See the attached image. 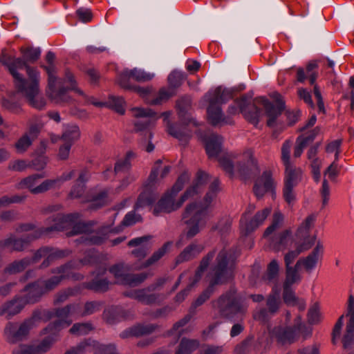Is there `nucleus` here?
I'll return each instance as SVG.
<instances>
[{"mask_svg": "<svg viewBox=\"0 0 354 354\" xmlns=\"http://www.w3.org/2000/svg\"><path fill=\"white\" fill-rule=\"evenodd\" d=\"M40 55L39 48H30L23 51V59L9 58L2 61L13 77L17 91L37 109H41L46 105L44 98L39 94V74L26 62H35Z\"/></svg>", "mask_w": 354, "mask_h": 354, "instance_id": "obj_1", "label": "nucleus"}, {"mask_svg": "<svg viewBox=\"0 0 354 354\" xmlns=\"http://www.w3.org/2000/svg\"><path fill=\"white\" fill-rule=\"evenodd\" d=\"M216 251L209 252L201 261L198 270L196 272L194 279L189 283L187 288L179 292L176 299L180 302L183 301L190 289L198 281L201 273L206 270L210 264V270L208 274L209 286L203 294L196 300L195 305H201L206 301L214 291L215 285L222 283L232 275V268L228 266L227 254L225 249L221 250L215 254Z\"/></svg>", "mask_w": 354, "mask_h": 354, "instance_id": "obj_2", "label": "nucleus"}, {"mask_svg": "<svg viewBox=\"0 0 354 354\" xmlns=\"http://www.w3.org/2000/svg\"><path fill=\"white\" fill-rule=\"evenodd\" d=\"M78 214H71L62 215L57 214L53 215L48 220L49 223H53L50 226L47 227L45 230L37 232L32 226L24 225L21 227L22 231H30L25 238L21 239H8L6 241V245L11 250H21L24 246L30 241L39 237L41 234L49 232L51 231H61L68 228H72V230L67 234L68 235H75L85 232L86 226L80 221Z\"/></svg>", "mask_w": 354, "mask_h": 354, "instance_id": "obj_3", "label": "nucleus"}, {"mask_svg": "<svg viewBox=\"0 0 354 354\" xmlns=\"http://www.w3.org/2000/svg\"><path fill=\"white\" fill-rule=\"evenodd\" d=\"M69 266H64L57 269V274L46 282L39 281L28 286L25 290V297L17 298L0 307V316H5L10 319L12 316L19 313L28 303H34L37 301L45 290H49L56 286L63 279L69 276Z\"/></svg>", "mask_w": 354, "mask_h": 354, "instance_id": "obj_4", "label": "nucleus"}, {"mask_svg": "<svg viewBox=\"0 0 354 354\" xmlns=\"http://www.w3.org/2000/svg\"><path fill=\"white\" fill-rule=\"evenodd\" d=\"M207 178V175L202 171L197 174L194 185L189 187L183 195L176 198V196L183 189L185 183L189 179L187 173L183 174L165 196L158 201L153 209V214L158 215L160 212L170 213L180 208L185 201L193 197L201 190V187Z\"/></svg>", "mask_w": 354, "mask_h": 354, "instance_id": "obj_5", "label": "nucleus"}, {"mask_svg": "<svg viewBox=\"0 0 354 354\" xmlns=\"http://www.w3.org/2000/svg\"><path fill=\"white\" fill-rule=\"evenodd\" d=\"M218 191V183L215 180L209 187L204 198V203L189 204L183 215V220L187 225V236L192 238L196 235L205 226L211 216L209 205L216 198Z\"/></svg>", "mask_w": 354, "mask_h": 354, "instance_id": "obj_6", "label": "nucleus"}, {"mask_svg": "<svg viewBox=\"0 0 354 354\" xmlns=\"http://www.w3.org/2000/svg\"><path fill=\"white\" fill-rule=\"evenodd\" d=\"M55 57V54L52 52H48L46 56V61L50 64V66L46 67V70L48 75V88L47 90V95L53 103L63 105L68 103L71 98L66 93L65 89L62 88L57 90L56 88L57 84L59 86H65L68 90L75 91L80 95H83L84 93L76 86V82L73 75L70 72H67L66 73L65 77L63 80H57L55 75L54 66L52 65Z\"/></svg>", "mask_w": 354, "mask_h": 354, "instance_id": "obj_7", "label": "nucleus"}, {"mask_svg": "<svg viewBox=\"0 0 354 354\" xmlns=\"http://www.w3.org/2000/svg\"><path fill=\"white\" fill-rule=\"evenodd\" d=\"M79 306L76 305L68 306L57 311L58 320L53 324L48 325L44 329L43 333L48 335L37 346H34L37 354H44L50 350L53 344L57 339L58 332L64 328L68 326L80 313L78 311Z\"/></svg>", "mask_w": 354, "mask_h": 354, "instance_id": "obj_8", "label": "nucleus"}, {"mask_svg": "<svg viewBox=\"0 0 354 354\" xmlns=\"http://www.w3.org/2000/svg\"><path fill=\"white\" fill-rule=\"evenodd\" d=\"M219 162L225 172L231 176L235 172L245 174L258 169L257 160L251 149H248L240 155L233 154L221 158Z\"/></svg>", "mask_w": 354, "mask_h": 354, "instance_id": "obj_9", "label": "nucleus"}, {"mask_svg": "<svg viewBox=\"0 0 354 354\" xmlns=\"http://www.w3.org/2000/svg\"><path fill=\"white\" fill-rule=\"evenodd\" d=\"M216 305L221 315L229 319H233L235 316H241L246 308L234 290L223 295Z\"/></svg>", "mask_w": 354, "mask_h": 354, "instance_id": "obj_10", "label": "nucleus"}, {"mask_svg": "<svg viewBox=\"0 0 354 354\" xmlns=\"http://www.w3.org/2000/svg\"><path fill=\"white\" fill-rule=\"evenodd\" d=\"M35 326L34 319L26 320L20 324L9 323L5 328L4 333L9 342L15 343L25 338Z\"/></svg>", "mask_w": 354, "mask_h": 354, "instance_id": "obj_11", "label": "nucleus"}, {"mask_svg": "<svg viewBox=\"0 0 354 354\" xmlns=\"http://www.w3.org/2000/svg\"><path fill=\"white\" fill-rule=\"evenodd\" d=\"M272 97L275 100V104H272L268 100L262 98V103L266 110V115L268 118L267 124L271 128H277L280 125L278 117L284 109V102L279 93H273Z\"/></svg>", "mask_w": 354, "mask_h": 354, "instance_id": "obj_12", "label": "nucleus"}, {"mask_svg": "<svg viewBox=\"0 0 354 354\" xmlns=\"http://www.w3.org/2000/svg\"><path fill=\"white\" fill-rule=\"evenodd\" d=\"M155 77V73L147 72L143 69L135 68L132 70L124 69L118 77V84L124 89H131L129 83L131 78L139 82H145L151 80Z\"/></svg>", "mask_w": 354, "mask_h": 354, "instance_id": "obj_13", "label": "nucleus"}, {"mask_svg": "<svg viewBox=\"0 0 354 354\" xmlns=\"http://www.w3.org/2000/svg\"><path fill=\"white\" fill-rule=\"evenodd\" d=\"M246 97H243L239 101H236L234 104L229 106L228 113L230 115H236L242 113L246 120L254 125H257L259 118L261 115V111L255 105L249 106L250 111H247L248 106Z\"/></svg>", "mask_w": 354, "mask_h": 354, "instance_id": "obj_14", "label": "nucleus"}, {"mask_svg": "<svg viewBox=\"0 0 354 354\" xmlns=\"http://www.w3.org/2000/svg\"><path fill=\"white\" fill-rule=\"evenodd\" d=\"M301 328V318L298 317L294 327L287 326H278L274 327L270 334L272 338H274L281 344L291 343L294 341L296 333Z\"/></svg>", "mask_w": 354, "mask_h": 354, "instance_id": "obj_15", "label": "nucleus"}, {"mask_svg": "<svg viewBox=\"0 0 354 354\" xmlns=\"http://www.w3.org/2000/svg\"><path fill=\"white\" fill-rule=\"evenodd\" d=\"M44 176L39 174H35L23 179L19 184L21 189H28L32 194H37L53 189V185L56 181L46 180L39 185H37L38 180Z\"/></svg>", "mask_w": 354, "mask_h": 354, "instance_id": "obj_16", "label": "nucleus"}, {"mask_svg": "<svg viewBox=\"0 0 354 354\" xmlns=\"http://www.w3.org/2000/svg\"><path fill=\"white\" fill-rule=\"evenodd\" d=\"M110 272L115 277V282L130 286H134L144 281L148 275L146 273L139 274H127L122 266L111 268Z\"/></svg>", "mask_w": 354, "mask_h": 354, "instance_id": "obj_17", "label": "nucleus"}, {"mask_svg": "<svg viewBox=\"0 0 354 354\" xmlns=\"http://www.w3.org/2000/svg\"><path fill=\"white\" fill-rule=\"evenodd\" d=\"M132 115L137 119L135 127L137 131L148 128L158 118L156 114L149 109L134 107L131 109Z\"/></svg>", "mask_w": 354, "mask_h": 354, "instance_id": "obj_18", "label": "nucleus"}, {"mask_svg": "<svg viewBox=\"0 0 354 354\" xmlns=\"http://www.w3.org/2000/svg\"><path fill=\"white\" fill-rule=\"evenodd\" d=\"M275 185L273 178H272V173L270 171H266L263 173L262 176L257 179L254 186V192L258 198L263 196L266 192H271L272 196H275Z\"/></svg>", "mask_w": 354, "mask_h": 354, "instance_id": "obj_19", "label": "nucleus"}, {"mask_svg": "<svg viewBox=\"0 0 354 354\" xmlns=\"http://www.w3.org/2000/svg\"><path fill=\"white\" fill-rule=\"evenodd\" d=\"M346 316L349 320L342 337V342L345 348H349L354 344V297L352 295L349 297Z\"/></svg>", "mask_w": 354, "mask_h": 354, "instance_id": "obj_20", "label": "nucleus"}, {"mask_svg": "<svg viewBox=\"0 0 354 354\" xmlns=\"http://www.w3.org/2000/svg\"><path fill=\"white\" fill-rule=\"evenodd\" d=\"M323 245L320 241L317 243L313 251L306 257L299 259L296 263V267L300 268L303 266L306 271L311 272L317 266L318 261L322 258L323 254Z\"/></svg>", "mask_w": 354, "mask_h": 354, "instance_id": "obj_21", "label": "nucleus"}, {"mask_svg": "<svg viewBox=\"0 0 354 354\" xmlns=\"http://www.w3.org/2000/svg\"><path fill=\"white\" fill-rule=\"evenodd\" d=\"M271 207H266L261 211L258 212L255 216L250 221L249 223H244L243 220L241 221V230L245 231V234L249 233L259 227L263 223L268 215L271 213Z\"/></svg>", "mask_w": 354, "mask_h": 354, "instance_id": "obj_22", "label": "nucleus"}, {"mask_svg": "<svg viewBox=\"0 0 354 354\" xmlns=\"http://www.w3.org/2000/svg\"><path fill=\"white\" fill-rule=\"evenodd\" d=\"M148 239L147 236L138 237L131 240L128 243L129 247L136 248L132 254L138 259L144 258L149 249Z\"/></svg>", "mask_w": 354, "mask_h": 354, "instance_id": "obj_23", "label": "nucleus"}, {"mask_svg": "<svg viewBox=\"0 0 354 354\" xmlns=\"http://www.w3.org/2000/svg\"><path fill=\"white\" fill-rule=\"evenodd\" d=\"M315 241L316 236H313L309 241L297 245V248L295 250H290L284 257L286 267L291 266V264L299 254L301 252L310 249L315 243Z\"/></svg>", "mask_w": 354, "mask_h": 354, "instance_id": "obj_24", "label": "nucleus"}, {"mask_svg": "<svg viewBox=\"0 0 354 354\" xmlns=\"http://www.w3.org/2000/svg\"><path fill=\"white\" fill-rule=\"evenodd\" d=\"M125 295L138 300L143 304H151L156 301V295L151 293L149 289L135 290L125 293Z\"/></svg>", "mask_w": 354, "mask_h": 354, "instance_id": "obj_25", "label": "nucleus"}, {"mask_svg": "<svg viewBox=\"0 0 354 354\" xmlns=\"http://www.w3.org/2000/svg\"><path fill=\"white\" fill-rule=\"evenodd\" d=\"M302 171L294 165L286 167L284 185L295 187L301 180Z\"/></svg>", "mask_w": 354, "mask_h": 354, "instance_id": "obj_26", "label": "nucleus"}, {"mask_svg": "<svg viewBox=\"0 0 354 354\" xmlns=\"http://www.w3.org/2000/svg\"><path fill=\"white\" fill-rule=\"evenodd\" d=\"M232 95V91L231 89L223 88L221 86L216 88L214 91L209 93L205 97L207 98L209 102H225Z\"/></svg>", "mask_w": 354, "mask_h": 354, "instance_id": "obj_27", "label": "nucleus"}, {"mask_svg": "<svg viewBox=\"0 0 354 354\" xmlns=\"http://www.w3.org/2000/svg\"><path fill=\"white\" fill-rule=\"evenodd\" d=\"M210 104L207 109L208 118L213 125L222 124L227 123L221 109L215 106V103L209 102Z\"/></svg>", "mask_w": 354, "mask_h": 354, "instance_id": "obj_28", "label": "nucleus"}, {"mask_svg": "<svg viewBox=\"0 0 354 354\" xmlns=\"http://www.w3.org/2000/svg\"><path fill=\"white\" fill-rule=\"evenodd\" d=\"M88 174L86 171L82 172L77 181L73 186L70 193L69 197L71 198H77L81 197L84 192V184L88 180Z\"/></svg>", "mask_w": 354, "mask_h": 354, "instance_id": "obj_29", "label": "nucleus"}, {"mask_svg": "<svg viewBox=\"0 0 354 354\" xmlns=\"http://www.w3.org/2000/svg\"><path fill=\"white\" fill-rule=\"evenodd\" d=\"M80 136L79 127L76 124H67L62 135V140L66 143H73L77 140Z\"/></svg>", "mask_w": 354, "mask_h": 354, "instance_id": "obj_30", "label": "nucleus"}, {"mask_svg": "<svg viewBox=\"0 0 354 354\" xmlns=\"http://www.w3.org/2000/svg\"><path fill=\"white\" fill-rule=\"evenodd\" d=\"M283 300L284 302L288 306H297L301 310H304L306 307L305 301L297 297L295 292L290 290V288L283 287Z\"/></svg>", "mask_w": 354, "mask_h": 354, "instance_id": "obj_31", "label": "nucleus"}, {"mask_svg": "<svg viewBox=\"0 0 354 354\" xmlns=\"http://www.w3.org/2000/svg\"><path fill=\"white\" fill-rule=\"evenodd\" d=\"M222 138L217 135H212L206 140V151L210 158L217 156L221 151Z\"/></svg>", "mask_w": 354, "mask_h": 354, "instance_id": "obj_32", "label": "nucleus"}, {"mask_svg": "<svg viewBox=\"0 0 354 354\" xmlns=\"http://www.w3.org/2000/svg\"><path fill=\"white\" fill-rule=\"evenodd\" d=\"M106 106L113 109L118 113L123 115L125 113L126 103L122 97L111 95L106 102Z\"/></svg>", "mask_w": 354, "mask_h": 354, "instance_id": "obj_33", "label": "nucleus"}, {"mask_svg": "<svg viewBox=\"0 0 354 354\" xmlns=\"http://www.w3.org/2000/svg\"><path fill=\"white\" fill-rule=\"evenodd\" d=\"M199 346L196 339H183L175 354H190Z\"/></svg>", "mask_w": 354, "mask_h": 354, "instance_id": "obj_34", "label": "nucleus"}, {"mask_svg": "<svg viewBox=\"0 0 354 354\" xmlns=\"http://www.w3.org/2000/svg\"><path fill=\"white\" fill-rule=\"evenodd\" d=\"M300 268H297L296 265L286 267V277L283 284V287L290 288L292 285L299 283L301 280V276L298 272Z\"/></svg>", "mask_w": 354, "mask_h": 354, "instance_id": "obj_35", "label": "nucleus"}, {"mask_svg": "<svg viewBox=\"0 0 354 354\" xmlns=\"http://www.w3.org/2000/svg\"><path fill=\"white\" fill-rule=\"evenodd\" d=\"M161 160H159L156 162V167L151 171V174L149 176V180L150 182L153 183L160 179L164 178L169 172L170 167L165 166L164 168H160Z\"/></svg>", "mask_w": 354, "mask_h": 354, "instance_id": "obj_36", "label": "nucleus"}, {"mask_svg": "<svg viewBox=\"0 0 354 354\" xmlns=\"http://www.w3.org/2000/svg\"><path fill=\"white\" fill-rule=\"evenodd\" d=\"M292 243L291 232L290 230H286L279 235L274 247L277 250H283L288 248Z\"/></svg>", "mask_w": 354, "mask_h": 354, "instance_id": "obj_37", "label": "nucleus"}, {"mask_svg": "<svg viewBox=\"0 0 354 354\" xmlns=\"http://www.w3.org/2000/svg\"><path fill=\"white\" fill-rule=\"evenodd\" d=\"M283 221L284 216L283 214L279 211H276L273 214L272 223L266 228L264 232V236H268L276 230L281 227L283 223Z\"/></svg>", "mask_w": 354, "mask_h": 354, "instance_id": "obj_38", "label": "nucleus"}, {"mask_svg": "<svg viewBox=\"0 0 354 354\" xmlns=\"http://www.w3.org/2000/svg\"><path fill=\"white\" fill-rule=\"evenodd\" d=\"M167 131L170 135L176 137L183 143H186L190 137V133L187 129L180 130L169 123L167 124Z\"/></svg>", "mask_w": 354, "mask_h": 354, "instance_id": "obj_39", "label": "nucleus"}, {"mask_svg": "<svg viewBox=\"0 0 354 354\" xmlns=\"http://www.w3.org/2000/svg\"><path fill=\"white\" fill-rule=\"evenodd\" d=\"M152 331L151 327L144 326L141 325L136 326L121 334L122 337H127L130 336H140L149 333Z\"/></svg>", "mask_w": 354, "mask_h": 354, "instance_id": "obj_40", "label": "nucleus"}, {"mask_svg": "<svg viewBox=\"0 0 354 354\" xmlns=\"http://www.w3.org/2000/svg\"><path fill=\"white\" fill-rule=\"evenodd\" d=\"M155 201L149 192H143L139 196L137 203L135 205V210H140L146 207L150 206Z\"/></svg>", "mask_w": 354, "mask_h": 354, "instance_id": "obj_41", "label": "nucleus"}, {"mask_svg": "<svg viewBox=\"0 0 354 354\" xmlns=\"http://www.w3.org/2000/svg\"><path fill=\"white\" fill-rule=\"evenodd\" d=\"M170 243L165 244L162 248L155 252L153 255L147 259L140 268H147L156 263L167 252V248L170 246Z\"/></svg>", "mask_w": 354, "mask_h": 354, "instance_id": "obj_42", "label": "nucleus"}, {"mask_svg": "<svg viewBox=\"0 0 354 354\" xmlns=\"http://www.w3.org/2000/svg\"><path fill=\"white\" fill-rule=\"evenodd\" d=\"M279 270V266L277 261L275 259L271 261V262L268 265V272L266 276L264 277L265 281H268V283L274 281L278 276Z\"/></svg>", "mask_w": 354, "mask_h": 354, "instance_id": "obj_43", "label": "nucleus"}, {"mask_svg": "<svg viewBox=\"0 0 354 354\" xmlns=\"http://www.w3.org/2000/svg\"><path fill=\"white\" fill-rule=\"evenodd\" d=\"M292 142L290 140H286L281 147V160L286 167L293 165L290 160V151Z\"/></svg>", "mask_w": 354, "mask_h": 354, "instance_id": "obj_44", "label": "nucleus"}, {"mask_svg": "<svg viewBox=\"0 0 354 354\" xmlns=\"http://www.w3.org/2000/svg\"><path fill=\"white\" fill-rule=\"evenodd\" d=\"M272 291L274 294L268 297L267 305L271 313H275L278 310L280 304L279 290L278 289L273 288Z\"/></svg>", "mask_w": 354, "mask_h": 354, "instance_id": "obj_45", "label": "nucleus"}, {"mask_svg": "<svg viewBox=\"0 0 354 354\" xmlns=\"http://www.w3.org/2000/svg\"><path fill=\"white\" fill-rule=\"evenodd\" d=\"M93 329V326L88 323L75 324L70 329L72 334L83 335L88 334Z\"/></svg>", "mask_w": 354, "mask_h": 354, "instance_id": "obj_46", "label": "nucleus"}, {"mask_svg": "<svg viewBox=\"0 0 354 354\" xmlns=\"http://www.w3.org/2000/svg\"><path fill=\"white\" fill-rule=\"evenodd\" d=\"M133 156L134 154L133 152H128L124 159L117 162L115 166V171L117 173L128 170L131 167L130 160Z\"/></svg>", "mask_w": 354, "mask_h": 354, "instance_id": "obj_47", "label": "nucleus"}, {"mask_svg": "<svg viewBox=\"0 0 354 354\" xmlns=\"http://www.w3.org/2000/svg\"><path fill=\"white\" fill-rule=\"evenodd\" d=\"M32 140L28 134L24 135L15 144V147L18 153L25 152L32 145Z\"/></svg>", "mask_w": 354, "mask_h": 354, "instance_id": "obj_48", "label": "nucleus"}, {"mask_svg": "<svg viewBox=\"0 0 354 354\" xmlns=\"http://www.w3.org/2000/svg\"><path fill=\"white\" fill-rule=\"evenodd\" d=\"M317 67V65L315 62H310L306 66V71L303 68H299L297 70V80L300 82H304L307 76H310L311 73L316 72L315 68Z\"/></svg>", "mask_w": 354, "mask_h": 354, "instance_id": "obj_49", "label": "nucleus"}, {"mask_svg": "<svg viewBox=\"0 0 354 354\" xmlns=\"http://www.w3.org/2000/svg\"><path fill=\"white\" fill-rule=\"evenodd\" d=\"M88 287L95 291H105L108 289L109 281L104 279H95L88 283Z\"/></svg>", "mask_w": 354, "mask_h": 354, "instance_id": "obj_50", "label": "nucleus"}, {"mask_svg": "<svg viewBox=\"0 0 354 354\" xmlns=\"http://www.w3.org/2000/svg\"><path fill=\"white\" fill-rule=\"evenodd\" d=\"M294 187L293 186L284 185L283 189V197L286 202L290 205H293L297 200Z\"/></svg>", "mask_w": 354, "mask_h": 354, "instance_id": "obj_51", "label": "nucleus"}, {"mask_svg": "<svg viewBox=\"0 0 354 354\" xmlns=\"http://www.w3.org/2000/svg\"><path fill=\"white\" fill-rule=\"evenodd\" d=\"M184 79L185 75L180 71H174L168 77L169 83L172 86H178Z\"/></svg>", "mask_w": 354, "mask_h": 354, "instance_id": "obj_52", "label": "nucleus"}, {"mask_svg": "<svg viewBox=\"0 0 354 354\" xmlns=\"http://www.w3.org/2000/svg\"><path fill=\"white\" fill-rule=\"evenodd\" d=\"M141 219L142 218L140 215L136 214L133 212H130L128 214H127L126 216H124L122 222V226H131L140 221Z\"/></svg>", "mask_w": 354, "mask_h": 354, "instance_id": "obj_53", "label": "nucleus"}, {"mask_svg": "<svg viewBox=\"0 0 354 354\" xmlns=\"http://www.w3.org/2000/svg\"><path fill=\"white\" fill-rule=\"evenodd\" d=\"M202 250L201 246H198L196 245H192L189 248H187L180 254V258L183 260H187L196 254L199 253Z\"/></svg>", "mask_w": 354, "mask_h": 354, "instance_id": "obj_54", "label": "nucleus"}, {"mask_svg": "<svg viewBox=\"0 0 354 354\" xmlns=\"http://www.w3.org/2000/svg\"><path fill=\"white\" fill-rule=\"evenodd\" d=\"M75 175V171L70 170V171L64 172L60 177L55 178V179H50V180L56 181L55 183L53 185V188H57V187H60L61 185L64 181L71 180Z\"/></svg>", "mask_w": 354, "mask_h": 354, "instance_id": "obj_55", "label": "nucleus"}, {"mask_svg": "<svg viewBox=\"0 0 354 354\" xmlns=\"http://www.w3.org/2000/svg\"><path fill=\"white\" fill-rule=\"evenodd\" d=\"M316 219L315 214L309 215L305 221L301 223L298 229L297 233H300L303 231L308 232L313 225Z\"/></svg>", "mask_w": 354, "mask_h": 354, "instance_id": "obj_56", "label": "nucleus"}, {"mask_svg": "<svg viewBox=\"0 0 354 354\" xmlns=\"http://www.w3.org/2000/svg\"><path fill=\"white\" fill-rule=\"evenodd\" d=\"M27 264V261H20L14 262L6 268V272L10 274L21 272L25 268Z\"/></svg>", "mask_w": 354, "mask_h": 354, "instance_id": "obj_57", "label": "nucleus"}, {"mask_svg": "<svg viewBox=\"0 0 354 354\" xmlns=\"http://www.w3.org/2000/svg\"><path fill=\"white\" fill-rule=\"evenodd\" d=\"M342 141L340 140H336L328 143L326 147V151L327 153H335V159H338V155L339 153V148L341 145Z\"/></svg>", "mask_w": 354, "mask_h": 354, "instance_id": "obj_58", "label": "nucleus"}, {"mask_svg": "<svg viewBox=\"0 0 354 354\" xmlns=\"http://www.w3.org/2000/svg\"><path fill=\"white\" fill-rule=\"evenodd\" d=\"M319 307L317 304L313 305L308 311V322L311 324L317 323L319 320Z\"/></svg>", "mask_w": 354, "mask_h": 354, "instance_id": "obj_59", "label": "nucleus"}, {"mask_svg": "<svg viewBox=\"0 0 354 354\" xmlns=\"http://www.w3.org/2000/svg\"><path fill=\"white\" fill-rule=\"evenodd\" d=\"M172 95V93L170 91H168L165 89H161L160 91L158 96L151 100L149 103L151 104L156 105L161 104L163 101L167 100L169 97H170Z\"/></svg>", "mask_w": 354, "mask_h": 354, "instance_id": "obj_60", "label": "nucleus"}, {"mask_svg": "<svg viewBox=\"0 0 354 354\" xmlns=\"http://www.w3.org/2000/svg\"><path fill=\"white\" fill-rule=\"evenodd\" d=\"M76 12L80 20L84 23L90 21L92 19V13L88 8H80L77 10Z\"/></svg>", "mask_w": 354, "mask_h": 354, "instance_id": "obj_61", "label": "nucleus"}, {"mask_svg": "<svg viewBox=\"0 0 354 354\" xmlns=\"http://www.w3.org/2000/svg\"><path fill=\"white\" fill-rule=\"evenodd\" d=\"M308 142L302 137H299L297 140V144L294 150V156L299 158L307 146Z\"/></svg>", "mask_w": 354, "mask_h": 354, "instance_id": "obj_62", "label": "nucleus"}, {"mask_svg": "<svg viewBox=\"0 0 354 354\" xmlns=\"http://www.w3.org/2000/svg\"><path fill=\"white\" fill-rule=\"evenodd\" d=\"M344 315H342L335 325L333 332V341L335 343L340 337L341 330L344 325Z\"/></svg>", "mask_w": 354, "mask_h": 354, "instance_id": "obj_63", "label": "nucleus"}, {"mask_svg": "<svg viewBox=\"0 0 354 354\" xmlns=\"http://www.w3.org/2000/svg\"><path fill=\"white\" fill-rule=\"evenodd\" d=\"M12 354H37L34 346L27 345H19L16 347Z\"/></svg>", "mask_w": 354, "mask_h": 354, "instance_id": "obj_64", "label": "nucleus"}]
</instances>
